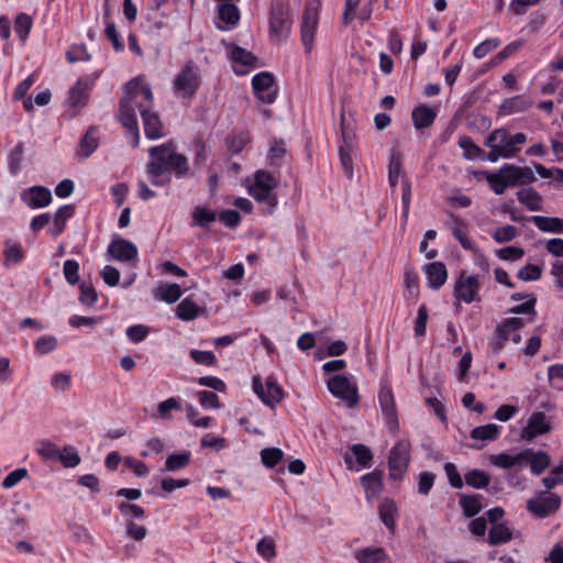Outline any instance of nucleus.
Here are the masks:
<instances>
[{
    "label": "nucleus",
    "instance_id": "obj_25",
    "mask_svg": "<svg viewBox=\"0 0 563 563\" xmlns=\"http://www.w3.org/2000/svg\"><path fill=\"white\" fill-rule=\"evenodd\" d=\"M383 476L382 470L375 468L373 472L361 476L360 482L365 490V498L372 501L377 498L383 490Z\"/></svg>",
    "mask_w": 563,
    "mask_h": 563
},
{
    "label": "nucleus",
    "instance_id": "obj_31",
    "mask_svg": "<svg viewBox=\"0 0 563 563\" xmlns=\"http://www.w3.org/2000/svg\"><path fill=\"white\" fill-rule=\"evenodd\" d=\"M435 118L437 111L427 104H419L411 112L412 123L417 130L429 128Z\"/></svg>",
    "mask_w": 563,
    "mask_h": 563
},
{
    "label": "nucleus",
    "instance_id": "obj_17",
    "mask_svg": "<svg viewBox=\"0 0 563 563\" xmlns=\"http://www.w3.org/2000/svg\"><path fill=\"white\" fill-rule=\"evenodd\" d=\"M122 99H130L133 108L134 106L137 108V103H144L148 109L153 106L151 87L139 78L132 79L125 85V96Z\"/></svg>",
    "mask_w": 563,
    "mask_h": 563
},
{
    "label": "nucleus",
    "instance_id": "obj_20",
    "mask_svg": "<svg viewBox=\"0 0 563 563\" xmlns=\"http://www.w3.org/2000/svg\"><path fill=\"white\" fill-rule=\"evenodd\" d=\"M349 450L354 456V460L349 454H345L344 456V462L349 470L358 472L363 468H369L372 466L374 455L368 446L362 443H355L352 444Z\"/></svg>",
    "mask_w": 563,
    "mask_h": 563
},
{
    "label": "nucleus",
    "instance_id": "obj_47",
    "mask_svg": "<svg viewBox=\"0 0 563 563\" xmlns=\"http://www.w3.org/2000/svg\"><path fill=\"white\" fill-rule=\"evenodd\" d=\"M402 175V156L399 153H393L388 164V183L391 189H395L399 177Z\"/></svg>",
    "mask_w": 563,
    "mask_h": 563
},
{
    "label": "nucleus",
    "instance_id": "obj_19",
    "mask_svg": "<svg viewBox=\"0 0 563 563\" xmlns=\"http://www.w3.org/2000/svg\"><path fill=\"white\" fill-rule=\"evenodd\" d=\"M21 201L30 209H41L49 206L53 201L51 190L41 185L24 189L20 195Z\"/></svg>",
    "mask_w": 563,
    "mask_h": 563
},
{
    "label": "nucleus",
    "instance_id": "obj_35",
    "mask_svg": "<svg viewBox=\"0 0 563 563\" xmlns=\"http://www.w3.org/2000/svg\"><path fill=\"white\" fill-rule=\"evenodd\" d=\"M542 232L563 233V219L556 217L532 216L529 218Z\"/></svg>",
    "mask_w": 563,
    "mask_h": 563
},
{
    "label": "nucleus",
    "instance_id": "obj_56",
    "mask_svg": "<svg viewBox=\"0 0 563 563\" xmlns=\"http://www.w3.org/2000/svg\"><path fill=\"white\" fill-rule=\"evenodd\" d=\"M284 457L283 450L278 448H266L261 451L262 463L267 468H274Z\"/></svg>",
    "mask_w": 563,
    "mask_h": 563
},
{
    "label": "nucleus",
    "instance_id": "obj_9",
    "mask_svg": "<svg viewBox=\"0 0 563 563\" xmlns=\"http://www.w3.org/2000/svg\"><path fill=\"white\" fill-rule=\"evenodd\" d=\"M479 290L481 283L478 278L462 271L455 279L453 297L459 301L472 303L481 300Z\"/></svg>",
    "mask_w": 563,
    "mask_h": 563
},
{
    "label": "nucleus",
    "instance_id": "obj_36",
    "mask_svg": "<svg viewBox=\"0 0 563 563\" xmlns=\"http://www.w3.org/2000/svg\"><path fill=\"white\" fill-rule=\"evenodd\" d=\"M459 504L463 510V515L467 518H472L482 511V495H459Z\"/></svg>",
    "mask_w": 563,
    "mask_h": 563
},
{
    "label": "nucleus",
    "instance_id": "obj_45",
    "mask_svg": "<svg viewBox=\"0 0 563 563\" xmlns=\"http://www.w3.org/2000/svg\"><path fill=\"white\" fill-rule=\"evenodd\" d=\"M501 431V427L495 423H487L484 426L475 427L471 431V438L483 441L496 440Z\"/></svg>",
    "mask_w": 563,
    "mask_h": 563
},
{
    "label": "nucleus",
    "instance_id": "obj_37",
    "mask_svg": "<svg viewBox=\"0 0 563 563\" xmlns=\"http://www.w3.org/2000/svg\"><path fill=\"white\" fill-rule=\"evenodd\" d=\"M459 146L464 151L466 159H487V154L468 135H461L457 141Z\"/></svg>",
    "mask_w": 563,
    "mask_h": 563
},
{
    "label": "nucleus",
    "instance_id": "obj_57",
    "mask_svg": "<svg viewBox=\"0 0 563 563\" xmlns=\"http://www.w3.org/2000/svg\"><path fill=\"white\" fill-rule=\"evenodd\" d=\"M79 301L81 305L91 307L98 301V294L90 283H81L79 286Z\"/></svg>",
    "mask_w": 563,
    "mask_h": 563
},
{
    "label": "nucleus",
    "instance_id": "obj_21",
    "mask_svg": "<svg viewBox=\"0 0 563 563\" xmlns=\"http://www.w3.org/2000/svg\"><path fill=\"white\" fill-rule=\"evenodd\" d=\"M551 430V422L547 415L542 411L533 412L527 426L521 430V439L531 441L538 435L548 433Z\"/></svg>",
    "mask_w": 563,
    "mask_h": 563
},
{
    "label": "nucleus",
    "instance_id": "obj_64",
    "mask_svg": "<svg viewBox=\"0 0 563 563\" xmlns=\"http://www.w3.org/2000/svg\"><path fill=\"white\" fill-rule=\"evenodd\" d=\"M34 347L41 355L48 354L57 347V339L53 335L40 336L35 341Z\"/></svg>",
    "mask_w": 563,
    "mask_h": 563
},
{
    "label": "nucleus",
    "instance_id": "obj_55",
    "mask_svg": "<svg viewBox=\"0 0 563 563\" xmlns=\"http://www.w3.org/2000/svg\"><path fill=\"white\" fill-rule=\"evenodd\" d=\"M58 461L63 464L64 467L74 468L80 464V455L77 450L71 445H66L60 450Z\"/></svg>",
    "mask_w": 563,
    "mask_h": 563
},
{
    "label": "nucleus",
    "instance_id": "obj_41",
    "mask_svg": "<svg viewBox=\"0 0 563 563\" xmlns=\"http://www.w3.org/2000/svg\"><path fill=\"white\" fill-rule=\"evenodd\" d=\"M4 246L5 247L3 251V255L5 258L4 264L7 266H9L11 264H20L24 260L25 252L20 242H13L11 240H7L4 242Z\"/></svg>",
    "mask_w": 563,
    "mask_h": 563
},
{
    "label": "nucleus",
    "instance_id": "obj_16",
    "mask_svg": "<svg viewBox=\"0 0 563 563\" xmlns=\"http://www.w3.org/2000/svg\"><path fill=\"white\" fill-rule=\"evenodd\" d=\"M93 84V79L81 77L70 88L67 101L75 112L87 106Z\"/></svg>",
    "mask_w": 563,
    "mask_h": 563
},
{
    "label": "nucleus",
    "instance_id": "obj_44",
    "mask_svg": "<svg viewBox=\"0 0 563 563\" xmlns=\"http://www.w3.org/2000/svg\"><path fill=\"white\" fill-rule=\"evenodd\" d=\"M199 306L192 299L185 298L176 308V317L183 321H191L199 316Z\"/></svg>",
    "mask_w": 563,
    "mask_h": 563
},
{
    "label": "nucleus",
    "instance_id": "obj_33",
    "mask_svg": "<svg viewBox=\"0 0 563 563\" xmlns=\"http://www.w3.org/2000/svg\"><path fill=\"white\" fill-rule=\"evenodd\" d=\"M518 201L529 211L542 210V196L532 187L523 188L516 194Z\"/></svg>",
    "mask_w": 563,
    "mask_h": 563
},
{
    "label": "nucleus",
    "instance_id": "obj_2",
    "mask_svg": "<svg viewBox=\"0 0 563 563\" xmlns=\"http://www.w3.org/2000/svg\"><path fill=\"white\" fill-rule=\"evenodd\" d=\"M527 142L523 132L510 134L506 129L499 128L492 131L485 139L484 145L489 147L487 161L497 162L499 158H514L520 152L521 145Z\"/></svg>",
    "mask_w": 563,
    "mask_h": 563
},
{
    "label": "nucleus",
    "instance_id": "obj_8",
    "mask_svg": "<svg viewBox=\"0 0 563 563\" xmlns=\"http://www.w3.org/2000/svg\"><path fill=\"white\" fill-rule=\"evenodd\" d=\"M562 504L560 495L551 492H540L534 498L527 500V509L538 518H547L555 514Z\"/></svg>",
    "mask_w": 563,
    "mask_h": 563
},
{
    "label": "nucleus",
    "instance_id": "obj_51",
    "mask_svg": "<svg viewBox=\"0 0 563 563\" xmlns=\"http://www.w3.org/2000/svg\"><path fill=\"white\" fill-rule=\"evenodd\" d=\"M190 460L191 453L189 451L170 454L165 461V468L168 472H175L185 468L189 465Z\"/></svg>",
    "mask_w": 563,
    "mask_h": 563
},
{
    "label": "nucleus",
    "instance_id": "obj_50",
    "mask_svg": "<svg viewBox=\"0 0 563 563\" xmlns=\"http://www.w3.org/2000/svg\"><path fill=\"white\" fill-rule=\"evenodd\" d=\"M216 219L217 213L207 207L197 206L192 211L194 225L208 228Z\"/></svg>",
    "mask_w": 563,
    "mask_h": 563
},
{
    "label": "nucleus",
    "instance_id": "obj_63",
    "mask_svg": "<svg viewBox=\"0 0 563 563\" xmlns=\"http://www.w3.org/2000/svg\"><path fill=\"white\" fill-rule=\"evenodd\" d=\"M500 45V41L497 37L487 38L476 45L473 49V55L477 59L484 58L489 52L494 51Z\"/></svg>",
    "mask_w": 563,
    "mask_h": 563
},
{
    "label": "nucleus",
    "instance_id": "obj_14",
    "mask_svg": "<svg viewBox=\"0 0 563 563\" xmlns=\"http://www.w3.org/2000/svg\"><path fill=\"white\" fill-rule=\"evenodd\" d=\"M378 402L387 428L395 431L399 428L397 407L391 387L386 383L380 384Z\"/></svg>",
    "mask_w": 563,
    "mask_h": 563
},
{
    "label": "nucleus",
    "instance_id": "obj_53",
    "mask_svg": "<svg viewBox=\"0 0 563 563\" xmlns=\"http://www.w3.org/2000/svg\"><path fill=\"white\" fill-rule=\"evenodd\" d=\"M529 108V103L522 96H515L505 99L501 103L500 110L504 114H511L517 112L526 111Z\"/></svg>",
    "mask_w": 563,
    "mask_h": 563
},
{
    "label": "nucleus",
    "instance_id": "obj_49",
    "mask_svg": "<svg viewBox=\"0 0 563 563\" xmlns=\"http://www.w3.org/2000/svg\"><path fill=\"white\" fill-rule=\"evenodd\" d=\"M219 19L224 23L235 26L240 21L239 8L231 3H221L218 5Z\"/></svg>",
    "mask_w": 563,
    "mask_h": 563
},
{
    "label": "nucleus",
    "instance_id": "obj_58",
    "mask_svg": "<svg viewBox=\"0 0 563 563\" xmlns=\"http://www.w3.org/2000/svg\"><path fill=\"white\" fill-rule=\"evenodd\" d=\"M66 59L71 64L77 62H89L91 59V55L88 53L87 46L81 43L73 45L67 49Z\"/></svg>",
    "mask_w": 563,
    "mask_h": 563
},
{
    "label": "nucleus",
    "instance_id": "obj_15",
    "mask_svg": "<svg viewBox=\"0 0 563 563\" xmlns=\"http://www.w3.org/2000/svg\"><path fill=\"white\" fill-rule=\"evenodd\" d=\"M526 325V322L522 318L519 317H510L504 319L495 330L496 336L493 338L489 342V346L494 354H498L505 345V342L509 340V332L519 331L521 328Z\"/></svg>",
    "mask_w": 563,
    "mask_h": 563
},
{
    "label": "nucleus",
    "instance_id": "obj_60",
    "mask_svg": "<svg viewBox=\"0 0 563 563\" xmlns=\"http://www.w3.org/2000/svg\"><path fill=\"white\" fill-rule=\"evenodd\" d=\"M536 305H537V297L536 296H529V299L520 305H516L508 309L509 313L514 314H530L529 321H532L534 317L537 316L536 311Z\"/></svg>",
    "mask_w": 563,
    "mask_h": 563
},
{
    "label": "nucleus",
    "instance_id": "obj_18",
    "mask_svg": "<svg viewBox=\"0 0 563 563\" xmlns=\"http://www.w3.org/2000/svg\"><path fill=\"white\" fill-rule=\"evenodd\" d=\"M140 111L144 134L148 140H158L164 136V125L157 112L152 111L144 103H137Z\"/></svg>",
    "mask_w": 563,
    "mask_h": 563
},
{
    "label": "nucleus",
    "instance_id": "obj_13",
    "mask_svg": "<svg viewBox=\"0 0 563 563\" xmlns=\"http://www.w3.org/2000/svg\"><path fill=\"white\" fill-rule=\"evenodd\" d=\"M119 121L126 130V136L130 139L131 146L136 148L141 136L135 109L132 107L130 99L120 100Z\"/></svg>",
    "mask_w": 563,
    "mask_h": 563
},
{
    "label": "nucleus",
    "instance_id": "obj_4",
    "mask_svg": "<svg viewBox=\"0 0 563 563\" xmlns=\"http://www.w3.org/2000/svg\"><path fill=\"white\" fill-rule=\"evenodd\" d=\"M200 86V68L194 60L189 59L173 80L174 93L181 99L191 100Z\"/></svg>",
    "mask_w": 563,
    "mask_h": 563
},
{
    "label": "nucleus",
    "instance_id": "obj_61",
    "mask_svg": "<svg viewBox=\"0 0 563 563\" xmlns=\"http://www.w3.org/2000/svg\"><path fill=\"white\" fill-rule=\"evenodd\" d=\"M66 282L76 285L79 282V264L76 260H66L63 265Z\"/></svg>",
    "mask_w": 563,
    "mask_h": 563
},
{
    "label": "nucleus",
    "instance_id": "obj_1",
    "mask_svg": "<svg viewBox=\"0 0 563 563\" xmlns=\"http://www.w3.org/2000/svg\"><path fill=\"white\" fill-rule=\"evenodd\" d=\"M145 172L153 186L164 187L170 184L172 176L184 179L190 175L189 159L168 141L150 147Z\"/></svg>",
    "mask_w": 563,
    "mask_h": 563
},
{
    "label": "nucleus",
    "instance_id": "obj_48",
    "mask_svg": "<svg viewBox=\"0 0 563 563\" xmlns=\"http://www.w3.org/2000/svg\"><path fill=\"white\" fill-rule=\"evenodd\" d=\"M32 26L33 20L27 13L21 12L15 16L13 29L20 41L24 42L27 38Z\"/></svg>",
    "mask_w": 563,
    "mask_h": 563
},
{
    "label": "nucleus",
    "instance_id": "obj_28",
    "mask_svg": "<svg viewBox=\"0 0 563 563\" xmlns=\"http://www.w3.org/2000/svg\"><path fill=\"white\" fill-rule=\"evenodd\" d=\"M75 214L74 205H63L54 213L53 227L48 229V234L56 238L60 235L65 229L67 221Z\"/></svg>",
    "mask_w": 563,
    "mask_h": 563
},
{
    "label": "nucleus",
    "instance_id": "obj_23",
    "mask_svg": "<svg viewBox=\"0 0 563 563\" xmlns=\"http://www.w3.org/2000/svg\"><path fill=\"white\" fill-rule=\"evenodd\" d=\"M230 59L233 63L234 73L245 75L257 65V57L245 48L234 45L230 52Z\"/></svg>",
    "mask_w": 563,
    "mask_h": 563
},
{
    "label": "nucleus",
    "instance_id": "obj_38",
    "mask_svg": "<svg viewBox=\"0 0 563 563\" xmlns=\"http://www.w3.org/2000/svg\"><path fill=\"white\" fill-rule=\"evenodd\" d=\"M512 539V532L506 523L493 525L488 532L487 542L490 545H500Z\"/></svg>",
    "mask_w": 563,
    "mask_h": 563
},
{
    "label": "nucleus",
    "instance_id": "obj_5",
    "mask_svg": "<svg viewBox=\"0 0 563 563\" xmlns=\"http://www.w3.org/2000/svg\"><path fill=\"white\" fill-rule=\"evenodd\" d=\"M320 10V0H306L300 22V40L307 54H310L313 48L319 27Z\"/></svg>",
    "mask_w": 563,
    "mask_h": 563
},
{
    "label": "nucleus",
    "instance_id": "obj_24",
    "mask_svg": "<svg viewBox=\"0 0 563 563\" xmlns=\"http://www.w3.org/2000/svg\"><path fill=\"white\" fill-rule=\"evenodd\" d=\"M108 253L119 262H129L136 258L137 249L129 240L117 238L108 245Z\"/></svg>",
    "mask_w": 563,
    "mask_h": 563
},
{
    "label": "nucleus",
    "instance_id": "obj_26",
    "mask_svg": "<svg viewBox=\"0 0 563 563\" xmlns=\"http://www.w3.org/2000/svg\"><path fill=\"white\" fill-rule=\"evenodd\" d=\"M428 286L432 289H440L448 279V269L442 262H431L422 267Z\"/></svg>",
    "mask_w": 563,
    "mask_h": 563
},
{
    "label": "nucleus",
    "instance_id": "obj_43",
    "mask_svg": "<svg viewBox=\"0 0 563 563\" xmlns=\"http://www.w3.org/2000/svg\"><path fill=\"white\" fill-rule=\"evenodd\" d=\"M386 558L385 550L378 547H368L356 551L355 559L360 563H379Z\"/></svg>",
    "mask_w": 563,
    "mask_h": 563
},
{
    "label": "nucleus",
    "instance_id": "obj_46",
    "mask_svg": "<svg viewBox=\"0 0 563 563\" xmlns=\"http://www.w3.org/2000/svg\"><path fill=\"white\" fill-rule=\"evenodd\" d=\"M464 479L466 485L476 489H483L489 485L492 478L488 473L474 468L464 475Z\"/></svg>",
    "mask_w": 563,
    "mask_h": 563
},
{
    "label": "nucleus",
    "instance_id": "obj_39",
    "mask_svg": "<svg viewBox=\"0 0 563 563\" xmlns=\"http://www.w3.org/2000/svg\"><path fill=\"white\" fill-rule=\"evenodd\" d=\"M183 295V290L180 286L176 283L173 284H162L157 287L155 291V298L166 303L176 302Z\"/></svg>",
    "mask_w": 563,
    "mask_h": 563
},
{
    "label": "nucleus",
    "instance_id": "obj_11",
    "mask_svg": "<svg viewBox=\"0 0 563 563\" xmlns=\"http://www.w3.org/2000/svg\"><path fill=\"white\" fill-rule=\"evenodd\" d=\"M252 89L255 97L263 103L272 104L278 96L275 77L269 71H261L252 78Z\"/></svg>",
    "mask_w": 563,
    "mask_h": 563
},
{
    "label": "nucleus",
    "instance_id": "obj_27",
    "mask_svg": "<svg viewBox=\"0 0 563 563\" xmlns=\"http://www.w3.org/2000/svg\"><path fill=\"white\" fill-rule=\"evenodd\" d=\"M508 170L511 187L528 186L537 181L533 170L528 166H517L515 164H505Z\"/></svg>",
    "mask_w": 563,
    "mask_h": 563
},
{
    "label": "nucleus",
    "instance_id": "obj_10",
    "mask_svg": "<svg viewBox=\"0 0 563 563\" xmlns=\"http://www.w3.org/2000/svg\"><path fill=\"white\" fill-rule=\"evenodd\" d=\"M327 387L333 397L346 402L353 408L358 402V390L355 384L342 374L335 375L327 380Z\"/></svg>",
    "mask_w": 563,
    "mask_h": 563
},
{
    "label": "nucleus",
    "instance_id": "obj_12",
    "mask_svg": "<svg viewBox=\"0 0 563 563\" xmlns=\"http://www.w3.org/2000/svg\"><path fill=\"white\" fill-rule=\"evenodd\" d=\"M253 390L269 408L274 409L284 399V390L274 376H268L265 386L260 377L253 378Z\"/></svg>",
    "mask_w": 563,
    "mask_h": 563
},
{
    "label": "nucleus",
    "instance_id": "obj_29",
    "mask_svg": "<svg viewBox=\"0 0 563 563\" xmlns=\"http://www.w3.org/2000/svg\"><path fill=\"white\" fill-rule=\"evenodd\" d=\"M485 178L489 188L496 195H503L508 187H511L508 170H506L505 164L497 172H488Z\"/></svg>",
    "mask_w": 563,
    "mask_h": 563
},
{
    "label": "nucleus",
    "instance_id": "obj_22",
    "mask_svg": "<svg viewBox=\"0 0 563 563\" xmlns=\"http://www.w3.org/2000/svg\"><path fill=\"white\" fill-rule=\"evenodd\" d=\"M354 133L352 130L342 126V144L339 147V156L344 174L353 177V159L352 152L354 148Z\"/></svg>",
    "mask_w": 563,
    "mask_h": 563
},
{
    "label": "nucleus",
    "instance_id": "obj_42",
    "mask_svg": "<svg viewBox=\"0 0 563 563\" xmlns=\"http://www.w3.org/2000/svg\"><path fill=\"white\" fill-rule=\"evenodd\" d=\"M527 452L521 450L518 454L511 455L508 453H499L490 456V462L498 467L501 468H511L515 465L521 464L525 462Z\"/></svg>",
    "mask_w": 563,
    "mask_h": 563
},
{
    "label": "nucleus",
    "instance_id": "obj_7",
    "mask_svg": "<svg viewBox=\"0 0 563 563\" xmlns=\"http://www.w3.org/2000/svg\"><path fill=\"white\" fill-rule=\"evenodd\" d=\"M410 442L407 440L398 441L390 450L388 456L389 477L393 481H401L410 463Z\"/></svg>",
    "mask_w": 563,
    "mask_h": 563
},
{
    "label": "nucleus",
    "instance_id": "obj_62",
    "mask_svg": "<svg viewBox=\"0 0 563 563\" xmlns=\"http://www.w3.org/2000/svg\"><path fill=\"white\" fill-rule=\"evenodd\" d=\"M542 276V268L536 264H527L521 267L517 274V277L525 282L539 280Z\"/></svg>",
    "mask_w": 563,
    "mask_h": 563
},
{
    "label": "nucleus",
    "instance_id": "obj_59",
    "mask_svg": "<svg viewBox=\"0 0 563 563\" xmlns=\"http://www.w3.org/2000/svg\"><path fill=\"white\" fill-rule=\"evenodd\" d=\"M257 553L266 561L276 556V544L273 538L264 537L256 544Z\"/></svg>",
    "mask_w": 563,
    "mask_h": 563
},
{
    "label": "nucleus",
    "instance_id": "obj_3",
    "mask_svg": "<svg viewBox=\"0 0 563 563\" xmlns=\"http://www.w3.org/2000/svg\"><path fill=\"white\" fill-rule=\"evenodd\" d=\"M277 187V180L273 174L267 170L260 169L254 174V183L249 188V194L261 203H264L265 207L263 209V213L273 214L278 200L277 196L274 192V189Z\"/></svg>",
    "mask_w": 563,
    "mask_h": 563
},
{
    "label": "nucleus",
    "instance_id": "obj_34",
    "mask_svg": "<svg viewBox=\"0 0 563 563\" xmlns=\"http://www.w3.org/2000/svg\"><path fill=\"white\" fill-rule=\"evenodd\" d=\"M99 146V136L97 126H89L79 142V152L84 158L89 157Z\"/></svg>",
    "mask_w": 563,
    "mask_h": 563
},
{
    "label": "nucleus",
    "instance_id": "obj_40",
    "mask_svg": "<svg viewBox=\"0 0 563 563\" xmlns=\"http://www.w3.org/2000/svg\"><path fill=\"white\" fill-rule=\"evenodd\" d=\"M250 142L251 136L247 131L232 132L225 140L228 151L233 155L241 153Z\"/></svg>",
    "mask_w": 563,
    "mask_h": 563
},
{
    "label": "nucleus",
    "instance_id": "obj_6",
    "mask_svg": "<svg viewBox=\"0 0 563 563\" xmlns=\"http://www.w3.org/2000/svg\"><path fill=\"white\" fill-rule=\"evenodd\" d=\"M291 15L287 3L275 2L269 12V38L272 43L287 41L291 31Z\"/></svg>",
    "mask_w": 563,
    "mask_h": 563
},
{
    "label": "nucleus",
    "instance_id": "obj_32",
    "mask_svg": "<svg viewBox=\"0 0 563 563\" xmlns=\"http://www.w3.org/2000/svg\"><path fill=\"white\" fill-rule=\"evenodd\" d=\"M523 452H527L525 462H529L530 470L534 475H540L550 466L551 457L547 452H534L532 449H525Z\"/></svg>",
    "mask_w": 563,
    "mask_h": 563
},
{
    "label": "nucleus",
    "instance_id": "obj_30",
    "mask_svg": "<svg viewBox=\"0 0 563 563\" xmlns=\"http://www.w3.org/2000/svg\"><path fill=\"white\" fill-rule=\"evenodd\" d=\"M378 515L385 527L391 532L396 529V517L398 508L394 499L384 498L378 506Z\"/></svg>",
    "mask_w": 563,
    "mask_h": 563
},
{
    "label": "nucleus",
    "instance_id": "obj_54",
    "mask_svg": "<svg viewBox=\"0 0 563 563\" xmlns=\"http://www.w3.org/2000/svg\"><path fill=\"white\" fill-rule=\"evenodd\" d=\"M24 145L22 142L18 143L8 156V169L11 175H16L21 169L23 161Z\"/></svg>",
    "mask_w": 563,
    "mask_h": 563
},
{
    "label": "nucleus",
    "instance_id": "obj_52",
    "mask_svg": "<svg viewBox=\"0 0 563 563\" xmlns=\"http://www.w3.org/2000/svg\"><path fill=\"white\" fill-rule=\"evenodd\" d=\"M35 451L44 461H58L60 453V449L49 440L40 441Z\"/></svg>",
    "mask_w": 563,
    "mask_h": 563
}]
</instances>
